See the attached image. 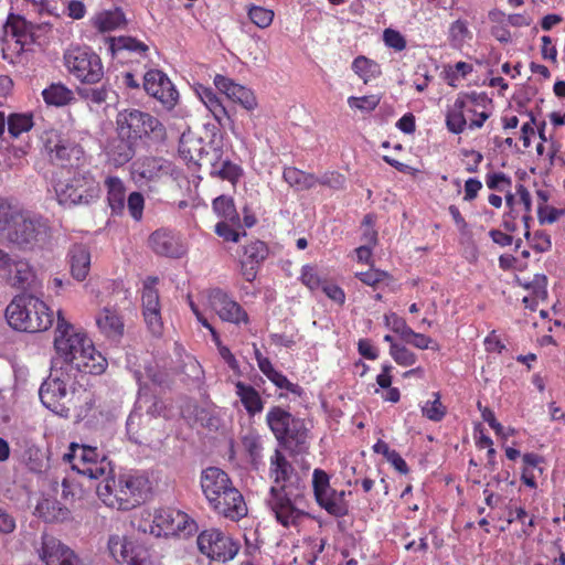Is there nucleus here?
Returning <instances> with one entry per match:
<instances>
[{
	"instance_id": "29",
	"label": "nucleus",
	"mask_w": 565,
	"mask_h": 565,
	"mask_svg": "<svg viewBox=\"0 0 565 565\" xmlns=\"http://www.w3.org/2000/svg\"><path fill=\"white\" fill-rule=\"evenodd\" d=\"M9 269V281L12 287L25 290L33 286L36 279L35 270L25 259H11Z\"/></svg>"
},
{
	"instance_id": "56",
	"label": "nucleus",
	"mask_w": 565,
	"mask_h": 565,
	"mask_svg": "<svg viewBox=\"0 0 565 565\" xmlns=\"http://www.w3.org/2000/svg\"><path fill=\"white\" fill-rule=\"evenodd\" d=\"M563 214V210L555 209L547 204H539L537 206V217L541 224H553Z\"/></svg>"
},
{
	"instance_id": "18",
	"label": "nucleus",
	"mask_w": 565,
	"mask_h": 565,
	"mask_svg": "<svg viewBox=\"0 0 565 565\" xmlns=\"http://www.w3.org/2000/svg\"><path fill=\"white\" fill-rule=\"evenodd\" d=\"M209 303L223 321L238 327L249 322L246 310L221 289H214L209 294Z\"/></svg>"
},
{
	"instance_id": "54",
	"label": "nucleus",
	"mask_w": 565,
	"mask_h": 565,
	"mask_svg": "<svg viewBox=\"0 0 565 565\" xmlns=\"http://www.w3.org/2000/svg\"><path fill=\"white\" fill-rule=\"evenodd\" d=\"M145 199L140 192H132L128 196L127 207L131 217L136 221L142 218Z\"/></svg>"
},
{
	"instance_id": "28",
	"label": "nucleus",
	"mask_w": 565,
	"mask_h": 565,
	"mask_svg": "<svg viewBox=\"0 0 565 565\" xmlns=\"http://www.w3.org/2000/svg\"><path fill=\"white\" fill-rule=\"evenodd\" d=\"M108 550L118 564L142 565V561L135 554L134 544L126 537L111 535L108 540Z\"/></svg>"
},
{
	"instance_id": "9",
	"label": "nucleus",
	"mask_w": 565,
	"mask_h": 565,
	"mask_svg": "<svg viewBox=\"0 0 565 565\" xmlns=\"http://www.w3.org/2000/svg\"><path fill=\"white\" fill-rule=\"evenodd\" d=\"M77 137L76 131H45L43 145L50 160L62 167L77 163L84 156V149Z\"/></svg>"
},
{
	"instance_id": "13",
	"label": "nucleus",
	"mask_w": 565,
	"mask_h": 565,
	"mask_svg": "<svg viewBox=\"0 0 565 565\" xmlns=\"http://www.w3.org/2000/svg\"><path fill=\"white\" fill-rule=\"evenodd\" d=\"M200 553L212 561L226 563L232 561L239 551V544L218 529L202 531L196 539Z\"/></svg>"
},
{
	"instance_id": "37",
	"label": "nucleus",
	"mask_w": 565,
	"mask_h": 565,
	"mask_svg": "<svg viewBox=\"0 0 565 565\" xmlns=\"http://www.w3.org/2000/svg\"><path fill=\"white\" fill-rule=\"evenodd\" d=\"M46 104L53 106H65L74 99V93L61 83H53L42 92Z\"/></svg>"
},
{
	"instance_id": "31",
	"label": "nucleus",
	"mask_w": 565,
	"mask_h": 565,
	"mask_svg": "<svg viewBox=\"0 0 565 565\" xmlns=\"http://www.w3.org/2000/svg\"><path fill=\"white\" fill-rule=\"evenodd\" d=\"M68 255L72 276L76 280L83 281L90 269V252L88 247L82 244L74 245L70 249Z\"/></svg>"
},
{
	"instance_id": "58",
	"label": "nucleus",
	"mask_w": 565,
	"mask_h": 565,
	"mask_svg": "<svg viewBox=\"0 0 565 565\" xmlns=\"http://www.w3.org/2000/svg\"><path fill=\"white\" fill-rule=\"evenodd\" d=\"M383 40L386 46L392 47L395 51H403L406 47L404 36L396 30L386 29L383 33Z\"/></svg>"
},
{
	"instance_id": "63",
	"label": "nucleus",
	"mask_w": 565,
	"mask_h": 565,
	"mask_svg": "<svg viewBox=\"0 0 565 565\" xmlns=\"http://www.w3.org/2000/svg\"><path fill=\"white\" fill-rule=\"evenodd\" d=\"M532 247L540 253L551 249L552 242L550 235L543 231H536L533 234Z\"/></svg>"
},
{
	"instance_id": "39",
	"label": "nucleus",
	"mask_w": 565,
	"mask_h": 565,
	"mask_svg": "<svg viewBox=\"0 0 565 565\" xmlns=\"http://www.w3.org/2000/svg\"><path fill=\"white\" fill-rule=\"evenodd\" d=\"M282 175L285 181L297 190H308L318 184V179L313 174L294 167L286 168Z\"/></svg>"
},
{
	"instance_id": "62",
	"label": "nucleus",
	"mask_w": 565,
	"mask_h": 565,
	"mask_svg": "<svg viewBox=\"0 0 565 565\" xmlns=\"http://www.w3.org/2000/svg\"><path fill=\"white\" fill-rule=\"evenodd\" d=\"M356 276L365 285L375 286L376 284L383 281L387 275L386 273L377 269H370L367 271L358 273Z\"/></svg>"
},
{
	"instance_id": "36",
	"label": "nucleus",
	"mask_w": 565,
	"mask_h": 565,
	"mask_svg": "<svg viewBox=\"0 0 565 565\" xmlns=\"http://www.w3.org/2000/svg\"><path fill=\"white\" fill-rule=\"evenodd\" d=\"M236 394L239 396L242 404L248 414L255 415L263 409V401L259 393L250 385L237 382Z\"/></svg>"
},
{
	"instance_id": "1",
	"label": "nucleus",
	"mask_w": 565,
	"mask_h": 565,
	"mask_svg": "<svg viewBox=\"0 0 565 565\" xmlns=\"http://www.w3.org/2000/svg\"><path fill=\"white\" fill-rule=\"evenodd\" d=\"M269 477L276 486L269 490L267 504L285 527L297 525L307 514L303 511L302 480L280 450L270 457Z\"/></svg>"
},
{
	"instance_id": "40",
	"label": "nucleus",
	"mask_w": 565,
	"mask_h": 565,
	"mask_svg": "<svg viewBox=\"0 0 565 565\" xmlns=\"http://www.w3.org/2000/svg\"><path fill=\"white\" fill-rule=\"evenodd\" d=\"M111 50L117 54L128 52L142 57L146 56L147 52L149 51V46L135 38L119 36L113 39Z\"/></svg>"
},
{
	"instance_id": "64",
	"label": "nucleus",
	"mask_w": 565,
	"mask_h": 565,
	"mask_svg": "<svg viewBox=\"0 0 565 565\" xmlns=\"http://www.w3.org/2000/svg\"><path fill=\"white\" fill-rule=\"evenodd\" d=\"M141 417H142V415L140 413H138L137 409H135L130 413V415L128 416L127 423H126L127 433H128L130 439H132L136 443H140L137 434H138V426L141 422Z\"/></svg>"
},
{
	"instance_id": "23",
	"label": "nucleus",
	"mask_w": 565,
	"mask_h": 565,
	"mask_svg": "<svg viewBox=\"0 0 565 565\" xmlns=\"http://www.w3.org/2000/svg\"><path fill=\"white\" fill-rule=\"evenodd\" d=\"M136 141L116 132V136L108 140L105 147V152L108 160L114 166L120 167L134 158L136 153Z\"/></svg>"
},
{
	"instance_id": "61",
	"label": "nucleus",
	"mask_w": 565,
	"mask_h": 565,
	"mask_svg": "<svg viewBox=\"0 0 565 565\" xmlns=\"http://www.w3.org/2000/svg\"><path fill=\"white\" fill-rule=\"evenodd\" d=\"M487 186L491 190L503 191L504 185H510L511 180L502 172L491 173L487 175Z\"/></svg>"
},
{
	"instance_id": "24",
	"label": "nucleus",
	"mask_w": 565,
	"mask_h": 565,
	"mask_svg": "<svg viewBox=\"0 0 565 565\" xmlns=\"http://www.w3.org/2000/svg\"><path fill=\"white\" fill-rule=\"evenodd\" d=\"M196 93L217 124L222 127L230 125L231 131L237 136L234 124L216 93L211 87L205 86H200L196 89Z\"/></svg>"
},
{
	"instance_id": "49",
	"label": "nucleus",
	"mask_w": 565,
	"mask_h": 565,
	"mask_svg": "<svg viewBox=\"0 0 565 565\" xmlns=\"http://www.w3.org/2000/svg\"><path fill=\"white\" fill-rule=\"evenodd\" d=\"M380 102L381 97L379 95H369L362 97L350 96L348 98V105L350 108L359 109L365 113L374 110Z\"/></svg>"
},
{
	"instance_id": "42",
	"label": "nucleus",
	"mask_w": 565,
	"mask_h": 565,
	"mask_svg": "<svg viewBox=\"0 0 565 565\" xmlns=\"http://www.w3.org/2000/svg\"><path fill=\"white\" fill-rule=\"evenodd\" d=\"M70 454L66 455L67 459L72 463V468L74 466L83 467V463L86 465L99 457L97 449L89 446H79L72 444Z\"/></svg>"
},
{
	"instance_id": "33",
	"label": "nucleus",
	"mask_w": 565,
	"mask_h": 565,
	"mask_svg": "<svg viewBox=\"0 0 565 565\" xmlns=\"http://www.w3.org/2000/svg\"><path fill=\"white\" fill-rule=\"evenodd\" d=\"M292 418L289 412L279 406L271 407L266 415V422L277 439L286 438V429Z\"/></svg>"
},
{
	"instance_id": "51",
	"label": "nucleus",
	"mask_w": 565,
	"mask_h": 565,
	"mask_svg": "<svg viewBox=\"0 0 565 565\" xmlns=\"http://www.w3.org/2000/svg\"><path fill=\"white\" fill-rule=\"evenodd\" d=\"M385 322L386 326L398 333L405 341H409L411 335L414 334V331L406 324L405 320L399 318L396 313L386 315Z\"/></svg>"
},
{
	"instance_id": "59",
	"label": "nucleus",
	"mask_w": 565,
	"mask_h": 565,
	"mask_svg": "<svg viewBox=\"0 0 565 565\" xmlns=\"http://www.w3.org/2000/svg\"><path fill=\"white\" fill-rule=\"evenodd\" d=\"M79 93L85 99L96 105L105 103L108 97V89L105 86L97 88H85Z\"/></svg>"
},
{
	"instance_id": "34",
	"label": "nucleus",
	"mask_w": 565,
	"mask_h": 565,
	"mask_svg": "<svg viewBox=\"0 0 565 565\" xmlns=\"http://www.w3.org/2000/svg\"><path fill=\"white\" fill-rule=\"evenodd\" d=\"M242 445L247 452L250 463L255 469H259L263 465V440L259 434L255 430L248 429L242 436Z\"/></svg>"
},
{
	"instance_id": "25",
	"label": "nucleus",
	"mask_w": 565,
	"mask_h": 565,
	"mask_svg": "<svg viewBox=\"0 0 565 565\" xmlns=\"http://www.w3.org/2000/svg\"><path fill=\"white\" fill-rule=\"evenodd\" d=\"M98 330L107 338L118 340L124 335L125 323L122 317L114 308L105 307L95 317Z\"/></svg>"
},
{
	"instance_id": "3",
	"label": "nucleus",
	"mask_w": 565,
	"mask_h": 565,
	"mask_svg": "<svg viewBox=\"0 0 565 565\" xmlns=\"http://www.w3.org/2000/svg\"><path fill=\"white\" fill-rule=\"evenodd\" d=\"M0 234L20 250H33L50 238V226L42 216L34 215L0 198Z\"/></svg>"
},
{
	"instance_id": "60",
	"label": "nucleus",
	"mask_w": 565,
	"mask_h": 565,
	"mask_svg": "<svg viewBox=\"0 0 565 565\" xmlns=\"http://www.w3.org/2000/svg\"><path fill=\"white\" fill-rule=\"evenodd\" d=\"M301 280L311 290L319 288L321 285L320 277L312 266H305L302 268Z\"/></svg>"
},
{
	"instance_id": "26",
	"label": "nucleus",
	"mask_w": 565,
	"mask_h": 565,
	"mask_svg": "<svg viewBox=\"0 0 565 565\" xmlns=\"http://www.w3.org/2000/svg\"><path fill=\"white\" fill-rule=\"evenodd\" d=\"M33 24L28 22L24 18L15 14H10L4 24V39L9 36L14 39L15 44L19 45V51L32 42Z\"/></svg>"
},
{
	"instance_id": "38",
	"label": "nucleus",
	"mask_w": 565,
	"mask_h": 565,
	"mask_svg": "<svg viewBox=\"0 0 565 565\" xmlns=\"http://www.w3.org/2000/svg\"><path fill=\"white\" fill-rule=\"evenodd\" d=\"M124 23V13L118 9L99 12L93 19L94 26L100 32H109L116 30Z\"/></svg>"
},
{
	"instance_id": "30",
	"label": "nucleus",
	"mask_w": 565,
	"mask_h": 565,
	"mask_svg": "<svg viewBox=\"0 0 565 565\" xmlns=\"http://www.w3.org/2000/svg\"><path fill=\"white\" fill-rule=\"evenodd\" d=\"M35 514L45 522H64L70 519L71 511L55 499L44 498L38 502Z\"/></svg>"
},
{
	"instance_id": "46",
	"label": "nucleus",
	"mask_w": 565,
	"mask_h": 565,
	"mask_svg": "<svg viewBox=\"0 0 565 565\" xmlns=\"http://www.w3.org/2000/svg\"><path fill=\"white\" fill-rule=\"evenodd\" d=\"M241 168L237 164L232 163L226 160L221 163V166L213 164L211 174L217 175L223 180H228L232 183H235L241 177Z\"/></svg>"
},
{
	"instance_id": "27",
	"label": "nucleus",
	"mask_w": 565,
	"mask_h": 565,
	"mask_svg": "<svg viewBox=\"0 0 565 565\" xmlns=\"http://www.w3.org/2000/svg\"><path fill=\"white\" fill-rule=\"evenodd\" d=\"M255 358L259 370L273 382L278 388L286 390L297 396H300L302 388L291 383L281 372L277 371L269 359L263 356L258 349H255Z\"/></svg>"
},
{
	"instance_id": "53",
	"label": "nucleus",
	"mask_w": 565,
	"mask_h": 565,
	"mask_svg": "<svg viewBox=\"0 0 565 565\" xmlns=\"http://www.w3.org/2000/svg\"><path fill=\"white\" fill-rule=\"evenodd\" d=\"M312 487L316 500L321 498L324 493L332 490L330 487L329 476L320 469H316L312 475Z\"/></svg>"
},
{
	"instance_id": "32",
	"label": "nucleus",
	"mask_w": 565,
	"mask_h": 565,
	"mask_svg": "<svg viewBox=\"0 0 565 565\" xmlns=\"http://www.w3.org/2000/svg\"><path fill=\"white\" fill-rule=\"evenodd\" d=\"M317 503L329 514L341 518L348 514L349 504L345 500V491H337L332 489L317 500Z\"/></svg>"
},
{
	"instance_id": "6",
	"label": "nucleus",
	"mask_w": 565,
	"mask_h": 565,
	"mask_svg": "<svg viewBox=\"0 0 565 565\" xmlns=\"http://www.w3.org/2000/svg\"><path fill=\"white\" fill-rule=\"evenodd\" d=\"M6 318L15 330L40 332L52 326L53 311L43 300L36 297H17L8 305Z\"/></svg>"
},
{
	"instance_id": "35",
	"label": "nucleus",
	"mask_w": 565,
	"mask_h": 565,
	"mask_svg": "<svg viewBox=\"0 0 565 565\" xmlns=\"http://www.w3.org/2000/svg\"><path fill=\"white\" fill-rule=\"evenodd\" d=\"M107 189V200L111 211L120 214L125 209V186L117 177H108L105 180Z\"/></svg>"
},
{
	"instance_id": "4",
	"label": "nucleus",
	"mask_w": 565,
	"mask_h": 565,
	"mask_svg": "<svg viewBox=\"0 0 565 565\" xmlns=\"http://www.w3.org/2000/svg\"><path fill=\"white\" fill-rule=\"evenodd\" d=\"M201 488L210 507L220 515L237 521L247 514L241 492L233 487L227 473L217 467L202 471Z\"/></svg>"
},
{
	"instance_id": "11",
	"label": "nucleus",
	"mask_w": 565,
	"mask_h": 565,
	"mask_svg": "<svg viewBox=\"0 0 565 565\" xmlns=\"http://www.w3.org/2000/svg\"><path fill=\"white\" fill-rule=\"evenodd\" d=\"M76 379L77 376H72L68 372L53 370L39 390L42 404L61 416L64 407L67 406L70 391L73 390L72 386Z\"/></svg>"
},
{
	"instance_id": "44",
	"label": "nucleus",
	"mask_w": 565,
	"mask_h": 565,
	"mask_svg": "<svg viewBox=\"0 0 565 565\" xmlns=\"http://www.w3.org/2000/svg\"><path fill=\"white\" fill-rule=\"evenodd\" d=\"M7 124L9 134L14 138L29 131L33 126L32 116L26 114H12L8 117Z\"/></svg>"
},
{
	"instance_id": "5",
	"label": "nucleus",
	"mask_w": 565,
	"mask_h": 565,
	"mask_svg": "<svg viewBox=\"0 0 565 565\" xmlns=\"http://www.w3.org/2000/svg\"><path fill=\"white\" fill-rule=\"evenodd\" d=\"M150 489L149 479L139 472H126L106 478L96 488L97 495L108 507L130 510L139 505Z\"/></svg>"
},
{
	"instance_id": "2",
	"label": "nucleus",
	"mask_w": 565,
	"mask_h": 565,
	"mask_svg": "<svg viewBox=\"0 0 565 565\" xmlns=\"http://www.w3.org/2000/svg\"><path fill=\"white\" fill-rule=\"evenodd\" d=\"M53 344L57 359L62 360L70 371L102 374L107 366L106 359L95 349L93 341L66 320L62 310L56 312Z\"/></svg>"
},
{
	"instance_id": "7",
	"label": "nucleus",
	"mask_w": 565,
	"mask_h": 565,
	"mask_svg": "<svg viewBox=\"0 0 565 565\" xmlns=\"http://www.w3.org/2000/svg\"><path fill=\"white\" fill-rule=\"evenodd\" d=\"M54 191L58 204L65 207L88 205L97 201L102 189L89 171H77L73 175L57 180Z\"/></svg>"
},
{
	"instance_id": "20",
	"label": "nucleus",
	"mask_w": 565,
	"mask_h": 565,
	"mask_svg": "<svg viewBox=\"0 0 565 565\" xmlns=\"http://www.w3.org/2000/svg\"><path fill=\"white\" fill-rule=\"evenodd\" d=\"M149 245L156 254L171 258H180L186 250L180 237L166 228L154 231L149 237Z\"/></svg>"
},
{
	"instance_id": "14",
	"label": "nucleus",
	"mask_w": 565,
	"mask_h": 565,
	"mask_svg": "<svg viewBox=\"0 0 565 565\" xmlns=\"http://www.w3.org/2000/svg\"><path fill=\"white\" fill-rule=\"evenodd\" d=\"M487 97L476 92L459 94L446 114L447 129L456 135L461 134L468 124V115L476 113V107L484 106Z\"/></svg>"
},
{
	"instance_id": "41",
	"label": "nucleus",
	"mask_w": 565,
	"mask_h": 565,
	"mask_svg": "<svg viewBox=\"0 0 565 565\" xmlns=\"http://www.w3.org/2000/svg\"><path fill=\"white\" fill-rule=\"evenodd\" d=\"M180 153L190 161L201 162L207 157L201 138H182L179 146Z\"/></svg>"
},
{
	"instance_id": "57",
	"label": "nucleus",
	"mask_w": 565,
	"mask_h": 565,
	"mask_svg": "<svg viewBox=\"0 0 565 565\" xmlns=\"http://www.w3.org/2000/svg\"><path fill=\"white\" fill-rule=\"evenodd\" d=\"M23 460L31 471L40 472L43 468L42 454L35 447H29L24 451Z\"/></svg>"
},
{
	"instance_id": "19",
	"label": "nucleus",
	"mask_w": 565,
	"mask_h": 565,
	"mask_svg": "<svg viewBox=\"0 0 565 565\" xmlns=\"http://www.w3.org/2000/svg\"><path fill=\"white\" fill-rule=\"evenodd\" d=\"M145 90L157 98L168 109L178 100L179 94L168 76L159 70H151L143 77Z\"/></svg>"
},
{
	"instance_id": "55",
	"label": "nucleus",
	"mask_w": 565,
	"mask_h": 565,
	"mask_svg": "<svg viewBox=\"0 0 565 565\" xmlns=\"http://www.w3.org/2000/svg\"><path fill=\"white\" fill-rule=\"evenodd\" d=\"M111 472L113 470L110 467V462L107 461L105 457H102L99 465L95 467V470L86 469L84 470V476L95 480L102 479L100 482H103L104 480H106V478H114V476H111Z\"/></svg>"
},
{
	"instance_id": "16",
	"label": "nucleus",
	"mask_w": 565,
	"mask_h": 565,
	"mask_svg": "<svg viewBox=\"0 0 565 565\" xmlns=\"http://www.w3.org/2000/svg\"><path fill=\"white\" fill-rule=\"evenodd\" d=\"M157 284V277H148L143 281L141 294L142 316L148 329L153 335H160L163 330L160 297L156 289Z\"/></svg>"
},
{
	"instance_id": "10",
	"label": "nucleus",
	"mask_w": 565,
	"mask_h": 565,
	"mask_svg": "<svg viewBox=\"0 0 565 565\" xmlns=\"http://www.w3.org/2000/svg\"><path fill=\"white\" fill-rule=\"evenodd\" d=\"M67 71L82 83L95 84L104 76L100 57L87 47H71L64 54Z\"/></svg>"
},
{
	"instance_id": "45",
	"label": "nucleus",
	"mask_w": 565,
	"mask_h": 565,
	"mask_svg": "<svg viewBox=\"0 0 565 565\" xmlns=\"http://www.w3.org/2000/svg\"><path fill=\"white\" fill-rule=\"evenodd\" d=\"M286 430V438L278 439L279 441L285 444L295 443L296 445L305 444L307 438V428L301 419L294 417L292 423L288 424Z\"/></svg>"
},
{
	"instance_id": "17",
	"label": "nucleus",
	"mask_w": 565,
	"mask_h": 565,
	"mask_svg": "<svg viewBox=\"0 0 565 565\" xmlns=\"http://www.w3.org/2000/svg\"><path fill=\"white\" fill-rule=\"evenodd\" d=\"M38 554L45 565H83L78 555L71 547L47 534L42 535Z\"/></svg>"
},
{
	"instance_id": "15",
	"label": "nucleus",
	"mask_w": 565,
	"mask_h": 565,
	"mask_svg": "<svg viewBox=\"0 0 565 565\" xmlns=\"http://www.w3.org/2000/svg\"><path fill=\"white\" fill-rule=\"evenodd\" d=\"M72 388L70 391V398L66 402L67 406L64 407L61 417L67 418L73 414L76 418L84 419L96 405V395L88 387L87 374H79Z\"/></svg>"
},
{
	"instance_id": "50",
	"label": "nucleus",
	"mask_w": 565,
	"mask_h": 565,
	"mask_svg": "<svg viewBox=\"0 0 565 565\" xmlns=\"http://www.w3.org/2000/svg\"><path fill=\"white\" fill-rule=\"evenodd\" d=\"M449 38L455 45H461L472 39V33L469 31L467 22L456 20L449 28Z\"/></svg>"
},
{
	"instance_id": "22",
	"label": "nucleus",
	"mask_w": 565,
	"mask_h": 565,
	"mask_svg": "<svg viewBox=\"0 0 565 565\" xmlns=\"http://www.w3.org/2000/svg\"><path fill=\"white\" fill-rule=\"evenodd\" d=\"M268 256V248L262 241H253L244 246V253L241 258V273L246 281H253L256 278L258 266Z\"/></svg>"
},
{
	"instance_id": "8",
	"label": "nucleus",
	"mask_w": 565,
	"mask_h": 565,
	"mask_svg": "<svg viewBox=\"0 0 565 565\" xmlns=\"http://www.w3.org/2000/svg\"><path fill=\"white\" fill-rule=\"evenodd\" d=\"M116 132L136 142L143 137L163 140L167 135L166 127L157 117L136 108L118 111Z\"/></svg>"
},
{
	"instance_id": "47",
	"label": "nucleus",
	"mask_w": 565,
	"mask_h": 565,
	"mask_svg": "<svg viewBox=\"0 0 565 565\" xmlns=\"http://www.w3.org/2000/svg\"><path fill=\"white\" fill-rule=\"evenodd\" d=\"M250 21L260 29L268 28L274 20V11L264 7L250 6L248 9Z\"/></svg>"
},
{
	"instance_id": "21",
	"label": "nucleus",
	"mask_w": 565,
	"mask_h": 565,
	"mask_svg": "<svg viewBox=\"0 0 565 565\" xmlns=\"http://www.w3.org/2000/svg\"><path fill=\"white\" fill-rule=\"evenodd\" d=\"M214 85L221 93L239 104L246 110H253L258 105L254 93L249 88L234 83L228 77L217 74L214 77Z\"/></svg>"
},
{
	"instance_id": "48",
	"label": "nucleus",
	"mask_w": 565,
	"mask_h": 565,
	"mask_svg": "<svg viewBox=\"0 0 565 565\" xmlns=\"http://www.w3.org/2000/svg\"><path fill=\"white\" fill-rule=\"evenodd\" d=\"M434 401H427L423 407V415L434 422H440L446 415V407L440 402L439 393H434Z\"/></svg>"
},
{
	"instance_id": "12",
	"label": "nucleus",
	"mask_w": 565,
	"mask_h": 565,
	"mask_svg": "<svg viewBox=\"0 0 565 565\" xmlns=\"http://www.w3.org/2000/svg\"><path fill=\"white\" fill-rule=\"evenodd\" d=\"M196 522L185 512L177 509H159L154 512L150 533L157 537L182 535L189 536L196 532Z\"/></svg>"
},
{
	"instance_id": "43",
	"label": "nucleus",
	"mask_w": 565,
	"mask_h": 565,
	"mask_svg": "<svg viewBox=\"0 0 565 565\" xmlns=\"http://www.w3.org/2000/svg\"><path fill=\"white\" fill-rule=\"evenodd\" d=\"M214 212L225 221L235 222L238 221V214L236 212L234 201L230 196L220 195L213 201Z\"/></svg>"
},
{
	"instance_id": "52",
	"label": "nucleus",
	"mask_w": 565,
	"mask_h": 565,
	"mask_svg": "<svg viewBox=\"0 0 565 565\" xmlns=\"http://www.w3.org/2000/svg\"><path fill=\"white\" fill-rule=\"evenodd\" d=\"M390 354L402 366H409L416 362V355L407 348L392 343Z\"/></svg>"
}]
</instances>
